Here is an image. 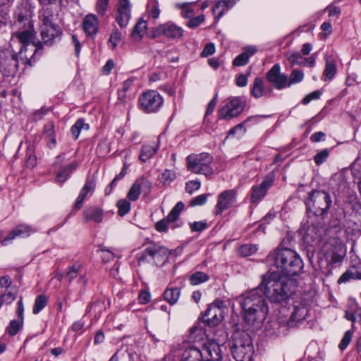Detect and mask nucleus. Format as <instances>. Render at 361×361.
Listing matches in <instances>:
<instances>
[{
  "instance_id": "obj_25",
  "label": "nucleus",
  "mask_w": 361,
  "mask_h": 361,
  "mask_svg": "<svg viewBox=\"0 0 361 361\" xmlns=\"http://www.w3.org/2000/svg\"><path fill=\"white\" fill-rule=\"evenodd\" d=\"M257 51L255 46H247L243 48V52L238 55L233 61V65L235 66H243L246 65L251 56Z\"/></svg>"
},
{
  "instance_id": "obj_60",
  "label": "nucleus",
  "mask_w": 361,
  "mask_h": 361,
  "mask_svg": "<svg viewBox=\"0 0 361 361\" xmlns=\"http://www.w3.org/2000/svg\"><path fill=\"white\" fill-rule=\"evenodd\" d=\"M256 245H242L240 249V253L243 256H250L257 251Z\"/></svg>"
},
{
  "instance_id": "obj_59",
  "label": "nucleus",
  "mask_w": 361,
  "mask_h": 361,
  "mask_svg": "<svg viewBox=\"0 0 361 361\" xmlns=\"http://www.w3.org/2000/svg\"><path fill=\"white\" fill-rule=\"evenodd\" d=\"M329 152L327 149H324L318 152L314 158V162L317 165L323 164L329 157Z\"/></svg>"
},
{
  "instance_id": "obj_45",
  "label": "nucleus",
  "mask_w": 361,
  "mask_h": 361,
  "mask_svg": "<svg viewBox=\"0 0 361 361\" xmlns=\"http://www.w3.org/2000/svg\"><path fill=\"white\" fill-rule=\"evenodd\" d=\"M204 332L202 329L193 326L190 329L188 341L192 343H197L203 339Z\"/></svg>"
},
{
  "instance_id": "obj_1",
  "label": "nucleus",
  "mask_w": 361,
  "mask_h": 361,
  "mask_svg": "<svg viewBox=\"0 0 361 361\" xmlns=\"http://www.w3.org/2000/svg\"><path fill=\"white\" fill-rule=\"evenodd\" d=\"M323 230L311 226L304 235V241L308 245L318 246L321 253L329 264H339L345 255V250L342 242L336 237L329 238L322 243Z\"/></svg>"
},
{
  "instance_id": "obj_34",
  "label": "nucleus",
  "mask_w": 361,
  "mask_h": 361,
  "mask_svg": "<svg viewBox=\"0 0 361 361\" xmlns=\"http://www.w3.org/2000/svg\"><path fill=\"white\" fill-rule=\"evenodd\" d=\"M158 147V145L154 143L142 145L140 155V160L143 163L146 162L156 154Z\"/></svg>"
},
{
  "instance_id": "obj_62",
  "label": "nucleus",
  "mask_w": 361,
  "mask_h": 361,
  "mask_svg": "<svg viewBox=\"0 0 361 361\" xmlns=\"http://www.w3.org/2000/svg\"><path fill=\"white\" fill-rule=\"evenodd\" d=\"M82 28L88 36L94 35L98 30L97 24H82Z\"/></svg>"
},
{
  "instance_id": "obj_10",
  "label": "nucleus",
  "mask_w": 361,
  "mask_h": 361,
  "mask_svg": "<svg viewBox=\"0 0 361 361\" xmlns=\"http://www.w3.org/2000/svg\"><path fill=\"white\" fill-rule=\"evenodd\" d=\"M224 302L221 300H216L209 305L202 315V321L207 326H216L219 324L223 319Z\"/></svg>"
},
{
  "instance_id": "obj_36",
  "label": "nucleus",
  "mask_w": 361,
  "mask_h": 361,
  "mask_svg": "<svg viewBox=\"0 0 361 361\" xmlns=\"http://www.w3.org/2000/svg\"><path fill=\"white\" fill-rule=\"evenodd\" d=\"M361 310L355 300H350L348 302V309L345 312V317L353 322H356V316L358 310Z\"/></svg>"
},
{
  "instance_id": "obj_44",
  "label": "nucleus",
  "mask_w": 361,
  "mask_h": 361,
  "mask_svg": "<svg viewBox=\"0 0 361 361\" xmlns=\"http://www.w3.org/2000/svg\"><path fill=\"white\" fill-rule=\"evenodd\" d=\"M89 125L85 123L84 120L79 119L71 127V132L75 139H78L82 129L87 130Z\"/></svg>"
},
{
  "instance_id": "obj_26",
  "label": "nucleus",
  "mask_w": 361,
  "mask_h": 361,
  "mask_svg": "<svg viewBox=\"0 0 361 361\" xmlns=\"http://www.w3.org/2000/svg\"><path fill=\"white\" fill-rule=\"evenodd\" d=\"M237 0H219L212 8V12L215 19L219 20L224 12L232 8Z\"/></svg>"
},
{
  "instance_id": "obj_15",
  "label": "nucleus",
  "mask_w": 361,
  "mask_h": 361,
  "mask_svg": "<svg viewBox=\"0 0 361 361\" xmlns=\"http://www.w3.org/2000/svg\"><path fill=\"white\" fill-rule=\"evenodd\" d=\"M237 192L234 189L223 191L218 197L214 209L216 215L221 214L224 210L231 208L236 201Z\"/></svg>"
},
{
  "instance_id": "obj_57",
  "label": "nucleus",
  "mask_w": 361,
  "mask_h": 361,
  "mask_svg": "<svg viewBox=\"0 0 361 361\" xmlns=\"http://www.w3.org/2000/svg\"><path fill=\"white\" fill-rule=\"evenodd\" d=\"M201 183L200 180H190L185 184V190L187 192L192 195L194 192L198 190L200 188Z\"/></svg>"
},
{
  "instance_id": "obj_51",
  "label": "nucleus",
  "mask_w": 361,
  "mask_h": 361,
  "mask_svg": "<svg viewBox=\"0 0 361 361\" xmlns=\"http://www.w3.org/2000/svg\"><path fill=\"white\" fill-rule=\"evenodd\" d=\"M137 183H138V185L145 195H147L151 192L152 188V183L149 180L145 178H140L137 180H136Z\"/></svg>"
},
{
  "instance_id": "obj_48",
  "label": "nucleus",
  "mask_w": 361,
  "mask_h": 361,
  "mask_svg": "<svg viewBox=\"0 0 361 361\" xmlns=\"http://www.w3.org/2000/svg\"><path fill=\"white\" fill-rule=\"evenodd\" d=\"M176 178V174L173 171L165 170L161 176V181L164 185H169Z\"/></svg>"
},
{
  "instance_id": "obj_49",
  "label": "nucleus",
  "mask_w": 361,
  "mask_h": 361,
  "mask_svg": "<svg viewBox=\"0 0 361 361\" xmlns=\"http://www.w3.org/2000/svg\"><path fill=\"white\" fill-rule=\"evenodd\" d=\"M141 192L138 183L135 181L128 192V198L131 201H135L139 198Z\"/></svg>"
},
{
  "instance_id": "obj_19",
  "label": "nucleus",
  "mask_w": 361,
  "mask_h": 361,
  "mask_svg": "<svg viewBox=\"0 0 361 361\" xmlns=\"http://www.w3.org/2000/svg\"><path fill=\"white\" fill-rule=\"evenodd\" d=\"M14 16L18 23H32L33 7L28 0H22L14 12Z\"/></svg>"
},
{
  "instance_id": "obj_2",
  "label": "nucleus",
  "mask_w": 361,
  "mask_h": 361,
  "mask_svg": "<svg viewBox=\"0 0 361 361\" xmlns=\"http://www.w3.org/2000/svg\"><path fill=\"white\" fill-rule=\"evenodd\" d=\"M267 263L276 269L275 273L281 276H298L302 272L304 264L300 255L293 250L277 247L269 254Z\"/></svg>"
},
{
  "instance_id": "obj_58",
  "label": "nucleus",
  "mask_w": 361,
  "mask_h": 361,
  "mask_svg": "<svg viewBox=\"0 0 361 361\" xmlns=\"http://www.w3.org/2000/svg\"><path fill=\"white\" fill-rule=\"evenodd\" d=\"M121 40V34L118 31L116 30L114 31L110 36V38L109 39V47L114 49L117 44L119 43V42Z\"/></svg>"
},
{
  "instance_id": "obj_30",
  "label": "nucleus",
  "mask_w": 361,
  "mask_h": 361,
  "mask_svg": "<svg viewBox=\"0 0 361 361\" xmlns=\"http://www.w3.org/2000/svg\"><path fill=\"white\" fill-rule=\"evenodd\" d=\"M78 164L72 162L65 166L61 167L56 173V182L62 184L70 176V174L77 168Z\"/></svg>"
},
{
  "instance_id": "obj_42",
  "label": "nucleus",
  "mask_w": 361,
  "mask_h": 361,
  "mask_svg": "<svg viewBox=\"0 0 361 361\" xmlns=\"http://www.w3.org/2000/svg\"><path fill=\"white\" fill-rule=\"evenodd\" d=\"M47 304V298L44 295H38L35 300L32 308L33 314H38L42 311Z\"/></svg>"
},
{
  "instance_id": "obj_32",
  "label": "nucleus",
  "mask_w": 361,
  "mask_h": 361,
  "mask_svg": "<svg viewBox=\"0 0 361 361\" xmlns=\"http://www.w3.org/2000/svg\"><path fill=\"white\" fill-rule=\"evenodd\" d=\"M152 34L148 32L147 24H135L131 33V38L137 42L146 35L152 37Z\"/></svg>"
},
{
  "instance_id": "obj_54",
  "label": "nucleus",
  "mask_w": 361,
  "mask_h": 361,
  "mask_svg": "<svg viewBox=\"0 0 361 361\" xmlns=\"http://www.w3.org/2000/svg\"><path fill=\"white\" fill-rule=\"evenodd\" d=\"M117 207L118 208V214L120 216L126 215L130 209V203L126 200H121L117 202Z\"/></svg>"
},
{
  "instance_id": "obj_40",
  "label": "nucleus",
  "mask_w": 361,
  "mask_h": 361,
  "mask_svg": "<svg viewBox=\"0 0 361 361\" xmlns=\"http://www.w3.org/2000/svg\"><path fill=\"white\" fill-rule=\"evenodd\" d=\"M81 265L79 264H73L68 270L66 273V278L69 282H71L73 279H75L78 275L80 276V279L85 283V280L84 279L83 276L81 274Z\"/></svg>"
},
{
  "instance_id": "obj_63",
  "label": "nucleus",
  "mask_w": 361,
  "mask_h": 361,
  "mask_svg": "<svg viewBox=\"0 0 361 361\" xmlns=\"http://www.w3.org/2000/svg\"><path fill=\"white\" fill-rule=\"evenodd\" d=\"M207 194L200 195L191 200L190 205L192 207L203 205L207 202Z\"/></svg>"
},
{
  "instance_id": "obj_7",
  "label": "nucleus",
  "mask_w": 361,
  "mask_h": 361,
  "mask_svg": "<svg viewBox=\"0 0 361 361\" xmlns=\"http://www.w3.org/2000/svg\"><path fill=\"white\" fill-rule=\"evenodd\" d=\"M308 210L316 215L326 213L331 205L330 195L324 190H313L305 202Z\"/></svg>"
},
{
  "instance_id": "obj_12",
  "label": "nucleus",
  "mask_w": 361,
  "mask_h": 361,
  "mask_svg": "<svg viewBox=\"0 0 361 361\" xmlns=\"http://www.w3.org/2000/svg\"><path fill=\"white\" fill-rule=\"evenodd\" d=\"M35 36V31L31 26H30L28 30L17 32L13 35V39L16 38L22 44V47L19 51V54L21 58L25 57L27 59V56H23V52L27 51V47L31 46V51H33V54L30 56V59L38 51Z\"/></svg>"
},
{
  "instance_id": "obj_37",
  "label": "nucleus",
  "mask_w": 361,
  "mask_h": 361,
  "mask_svg": "<svg viewBox=\"0 0 361 361\" xmlns=\"http://www.w3.org/2000/svg\"><path fill=\"white\" fill-rule=\"evenodd\" d=\"M147 13L149 20H154L157 19L160 14L158 0H148L147 6Z\"/></svg>"
},
{
  "instance_id": "obj_28",
  "label": "nucleus",
  "mask_w": 361,
  "mask_h": 361,
  "mask_svg": "<svg viewBox=\"0 0 361 361\" xmlns=\"http://www.w3.org/2000/svg\"><path fill=\"white\" fill-rule=\"evenodd\" d=\"M308 314L307 308L302 304L294 306V310L292 312L288 321L289 326H293L295 322H300L305 319Z\"/></svg>"
},
{
  "instance_id": "obj_50",
  "label": "nucleus",
  "mask_w": 361,
  "mask_h": 361,
  "mask_svg": "<svg viewBox=\"0 0 361 361\" xmlns=\"http://www.w3.org/2000/svg\"><path fill=\"white\" fill-rule=\"evenodd\" d=\"M256 117H248L244 122L240 123L231 128L229 132L228 136L233 135L236 134L238 132H240V135H243L246 132V128H245V123H247L249 121H251L253 118H255Z\"/></svg>"
},
{
  "instance_id": "obj_24",
  "label": "nucleus",
  "mask_w": 361,
  "mask_h": 361,
  "mask_svg": "<svg viewBox=\"0 0 361 361\" xmlns=\"http://www.w3.org/2000/svg\"><path fill=\"white\" fill-rule=\"evenodd\" d=\"M32 231V227L29 225L26 224H20L18 225L14 229H13L8 236L5 238L1 243L3 245L6 246L8 245V243L16 237H22L25 238L28 237L30 235Z\"/></svg>"
},
{
  "instance_id": "obj_4",
  "label": "nucleus",
  "mask_w": 361,
  "mask_h": 361,
  "mask_svg": "<svg viewBox=\"0 0 361 361\" xmlns=\"http://www.w3.org/2000/svg\"><path fill=\"white\" fill-rule=\"evenodd\" d=\"M293 286L294 282L290 279L272 271L269 272L268 277L264 276L259 288L270 302L281 303L294 293Z\"/></svg>"
},
{
  "instance_id": "obj_64",
  "label": "nucleus",
  "mask_w": 361,
  "mask_h": 361,
  "mask_svg": "<svg viewBox=\"0 0 361 361\" xmlns=\"http://www.w3.org/2000/svg\"><path fill=\"white\" fill-rule=\"evenodd\" d=\"M100 256L104 263L109 262L114 259V254L108 249H101Z\"/></svg>"
},
{
  "instance_id": "obj_41",
  "label": "nucleus",
  "mask_w": 361,
  "mask_h": 361,
  "mask_svg": "<svg viewBox=\"0 0 361 361\" xmlns=\"http://www.w3.org/2000/svg\"><path fill=\"white\" fill-rule=\"evenodd\" d=\"M23 324V320L22 319L11 320L6 328V332L11 336L16 335L22 328Z\"/></svg>"
},
{
  "instance_id": "obj_9",
  "label": "nucleus",
  "mask_w": 361,
  "mask_h": 361,
  "mask_svg": "<svg viewBox=\"0 0 361 361\" xmlns=\"http://www.w3.org/2000/svg\"><path fill=\"white\" fill-rule=\"evenodd\" d=\"M170 353L176 361H202L201 350L193 345L182 346L180 344L173 345Z\"/></svg>"
},
{
  "instance_id": "obj_46",
  "label": "nucleus",
  "mask_w": 361,
  "mask_h": 361,
  "mask_svg": "<svg viewBox=\"0 0 361 361\" xmlns=\"http://www.w3.org/2000/svg\"><path fill=\"white\" fill-rule=\"evenodd\" d=\"M16 298V293L12 291L11 290H6L4 293H3L0 295V307H1L4 304L8 305L15 300Z\"/></svg>"
},
{
  "instance_id": "obj_53",
  "label": "nucleus",
  "mask_w": 361,
  "mask_h": 361,
  "mask_svg": "<svg viewBox=\"0 0 361 361\" xmlns=\"http://www.w3.org/2000/svg\"><path fill=\"white\" fill-rule=\"evenodd\" d=\"M287 59L292 66L296 64L304 66L305 59L298 52H295L290 54L287 57Z\"/></svg>"
},
{
  "instance_id": "obj_16",
  "label": "nucleus",
  "mask_w": 361,
  "mask_h": 361,
  "mask_svg": "<svg viewBox=\"0 0 361 361\" xmlns=\"http://www.w3.org/2000/svg\"><path fill=\"white\" fill-rule=\"evenodd\" d=\"M176 7L181 11V15L186 19H190V23H203L205 20L203 14H198L195 16L196 11L199 8L195 2L179 3Z\"/></svg>"
},
{
  "instance_id": "obj_3",
  "label": "nucleus",
  "mask_w": 361,
  "mask_h": 361,
  "mask_svg": "<svg viewBox=\"0 0 361 361\" xmlns=\"http://www.w3.org/2000/svg\"><path fill=\"white\" fill-rule=\"evenodd\" d=\"M261 292L258 286L237 298L241 306L244 319L248 324L262 322L268 314V305Z\"/></svg>"
},
{
  "instance_id": "obj_23",
  "label": "nucleus",
  "mask_w": 361,
  "mask_h": 361,
  "mask_svg": "<svg viewBox=\"0 0 361 361\" xmlns=\"http://www.w3.org/2000/svg\"><path fill=\"white\" fill-rule=\"evenodd\" d=\"M118 23H128L131 18V7L129 0H119L116 9Z\"/></svg>"
},
{
  "instance_id": "obj_47",
  "label": "nucleus",
  "mask_w": 361,
  "mask_h": 361,
  "mask_svg": "<svg viewBox=\"0 0 361 361\" xmlns=\"http://www.w3.org/2000/svg\"><path fill=\"white\" fill-rule=\"evenodd\" d=\"M304 78V73L302 71L295 69L290 73L286 86L290 87L293 84L300 82Z\"/></svg>"
},
{
  "instance_id": "obj_18",
  "label": "nucleus",
  "mask_w": 361,
  "mask_h": 361,
  "mask_svg": "<svg viewBox=\"0 0 361 361\" xmlns=\"http://www.w3.org/2000/svg\"><path fill=\"white\" fill-rule=\"evenodd\" d=\"M202 361H221V350L216 342L212 341L204 343L201 350Z\"/></svg>"
},
{
  "instance_id": "obj_11",
  "label": "nucleus",
  "mask_w": 361,
  "mask_h": 361,
  "mask_svg": "<svg viewBox=\"0 0 361 361\" xmlns=\"http://www.w3.org/2000/svg\"><path fill=\"white\" fill-rule=\"evenodd\" d=\"M141 109L145 113L157 111L163 104L161 96L154 90L143 92L139 97Z\"/></svg>"
},
{
  "instance_id": "obj_52",
  "label": "nucleus",
  "mask_w": 361,
  "mask_h": 361,
  "mask_svg": "<svg viewBox=\"0 0 361 361\" xmlns=\"http://www.w3.org/2000/svg\"><path fill=\"white\" fill-rule=\"evenodd\" d=\"M109 3V0H97L95 9L99 15L103 16L106 13Z\"/></svg>"
},
{
  "instance_id": "obj_14",
  "label": "nucleus",
  "mask_w": 361,
  "mask_h": 361,
  "mask_svg": "<svg viewBox=\"0 0 361 361\" xmlns=\"http://www.w3.org/2000/svg\"><path fill=\"white\" fill-rule=\"evenodd\" d=\"M245 107V103L239 97H232L219 110V118L230 120L240 115Z\"/></svg>"
},
{
  "instance_id": "obj_21",
  "label": "nucleus",
  "mask_w": 361,
  "mask_h": 361,
  "mask_svg": "<svg viewBox=\"0 0 361 361\" xmlns=\"http://www.w3.org/2000/svg\"><path fill=\"white\" fill-rule=\"evenodd\" d=\"M40 32L44 42L51 43L54 39L61 35L62 31L58 24H42Z\"/></svg>"
},
{
  "instance_id": "obj_61",
  "label": "nucleus",
  "mask_w": 361,
  "mask_h": 361,
  "mask_svg": "<svg viewBox=\"0 0 361 361\" xmlns=\"http://www.w3.org/2000/svg\"><path fill=\"white\" fill-rule=\"evenodd\" d=\"M352 336H353V333L350 331H347L345 333V334L339 344V348L341 350H345L347 348V346L349 345V343H350V341L352 340Z\"/></svg>"
},
{
  "instance_id": "obj_39",
  "label": "nucleus",
  "mask_w": 361,
  "mask_h": 361,
  "mask_svg": "<svg viewBox=\"0 0 361 361\" xmlns=\"http://www.w3.org/2000/svg\"><path fill=\"white\" fill-rule=\"evenodd\" d=\"M264 94V81L261 78H256L251 89V94L255 98H259Z\"/></svg>"
},
{
  "instance_id": "obj_31",
  "label": "nucleus",
  "mask_w": 361,
  "mask_h": 361,
  "mask_svg": "<svg viewBox=\"0 0 361 361\" xmlns=\"http://www.w3.org/2000/svg\"><path fill=\"white\" fill-rule=\"evenodd\" d=\"M360 267H353L345 271L338 280V283H346L350 279H361Z\"/></svg>"
},
{
  "instance_id": "obj_29",
  "label": "nucleus",
  "mask_w": 361,
  "mask_h": 361,
  "mask_svg": "<svg viewBox=\"0 0 361 361\" xmlns=\"http://www.w3.org/2000/svg\"><path fill=\"white\" fill-rule=\"evenodd\" d=\"M84 216L86 221L101 223L103 220V210L97 207H90L85 209Z\"/></svg>"
},
{
  "instance_id": "obj_43",
  "label": "nucleus",
  "mask_w": 361,
  "mask_h": 361,
  "mask_svg": "<svg viewBox=\"0 0 361 361\" xmlns=\"http://www.w3.org/2000/svg\"><path fill=\"white\" fill-rule=\"evenodd\" d=\"M209 276L202 271H197L190 277V281L192 285H198L209 280Z\"/></svg>"
},
{
  "instance_id": "obj_33",
  "label": "nucleus",
  "mask_w": 361,
  "mask_h": 361,
  "mask_svg": "<svg viewBox=\"0 0 361 361\" xmlns=\"http://www.w3.org/2000/svg\"><path fill=\"white\" fill-rule=\"evenodd\" d=\"M337 72L335 61L333 59L326 57L325 59V68L323 73L324 80H331Z\"/></svg>"
},
{
  "instance_id": "obj_5",
  "label": "nucleus",
  "mask_w": 361,
  "mask_h": 361,
  "mask_svg": "<svg viewBox=\"0 0 361 361\" xmlns=\"http://www.w3.org/2000/svg\"><path fill=\"white\" fill-rule=\"evenodd\" d=\"M231 352L236 361H251L254 348L250 336L245 332L235 333L233 336Z\"/></svg>"
},
{
  "instance_id": "obj_35",
  "label": "nucleus",
  "mask_w": 361,
  "mask_h": 361,
  "mask_svg": "<svg viewBox=\"0 0 361 361\" xmlns=\"http://www.w3.org/2000/svg\"><path fill=\"white\" fill-rule=\"evenodd\" d=\"M44 133L47 139V145L52 148L56 143L54 122H48L44 127Z\"/></svg>"
},
{
  "instance_id": "obj_6",
  "label": "nucleus",
  "mask_w": 361,
  "mask_h": 361,
  "mask_svg": "<svg viewBox=\"0 0 361 361\" xmlns=\"http://www.w3.org/2000/svg\"><path fill=\"white\" fill-rule=\"evenodd\" d=\"M186 161L188 170L192 173L202 174L205 176H210L214 173L211 166L213 157L208 153L188 155Z\"/></svg>"
},
{
  "instance_id": "obj_27",
  "label": "nucleus",
  "mask_w": 361,
  "mask_h": 361,
  "mask_svg": "<svg viewBox=\"0 0 361 361\" xmlns=\"http://www.w3.org/2000/svg\"><path fill=\"white\" fill-rule=\"evenodd\" d=\"M95 188V183L93 180L87 179L85 184L83 188L81 189L79 195L78 196L75 203V209H80L83 204V202L88 195L89 192L92 193Z\"/></svg>"
},
{
  "instance_id": "obj_56",
  "label": "nucleus",
  "mask_w": 361,
  "mask_h": 361,
  "mask_svg": "<svg viewBox=\"0 0 361 361\" xmlns=\"http://www.w3.org/2000/svg\"><path fill=\"white\" fill-rule=\"evenodd\" d=\"M133 82L134 80L133 78L128 79L123 82L122 89L118 91V95L120 99H123L125 98L126 92L132 86Z\"/></svg>"
},
{
  "instance_id": "obj_22",
  "label": "nucleus",
  "mask_w": 361,
  "mask_h": 361,
  "mask_svg": "<svg viewBox=\"0 0 361 361\" xmlns=\"http://www.w3.org/2000/svg\"><path fill=\"white\" fill-rule=\"evenodd\" d=\"M161 33L168 37H179L183 34V30L175 24H160L151 36L156 37Z\"/></svg>"
},
{
  "instance_id": "obj_20",
  "label": "nucleus",
  "mask_w": 361,
  "mask_h": 361,
  "mask_svg": "<svg viewBox=\"0 0 361 361\" xmlns=\"http://www.w3.org/2000/svg\"><path fill=\"white\" fill-rule=\"evenodd\" d=\"M272 177L267 176L259 185H255L252 188L251 200L252 202L261 200L267 194L269 188L273 185Z\"/></svg>"
},
{
  "instance_id": "obj_8",
  "label": "nucleus",
  "mask_w": 361,
  "mask_h": 361,
  "mask_svg": "<svg viewBox=\"0 0 361 361\" xmlns=\"http://www.w3.org/2000/svg\"><path fill=\"white\" fill-rule=\"evenodd\" d=\"M169 255L170 252L167 248L158 244L151 243L137 256V260L140 264L150 257L157 265L163 264L168 260Z\"/></svg>"
},
{
  "instance_id": "obj_17",
  "label": "nucleus",
  "mask_w": 361,
  "mask_h": 361,
  "mask_svg": "<svg viewBox=\"0 0 361 361\" xmlns=\"http://www.w3.org/2000/svg\"><path fill=\"white\" fill-rule=\"evenodd\" d=\"M267 80L278 90L286 87L288 77L281 73V66L279 63L275 64L267 73Z\"/></svg>"
},
{
  "instance_id": "obj_55",
  "label": "nucleus",
  "mask_w": 361,
  "mask_h": 361,
  "mask_svg": "<svg viewBox=\"0 0 361 361\" xmlns=\"http://www.w3.org/2000/svg\"><path fill=\"white\" fill-rule=\"evenodd\" d=\"M39 18L42 23H52L54 20V14L48 8H43L40 11Z\"/></svg>"
},
{
  "instance_id": "obj_13",
  "label": "nucleus",
  "mask_w": 361,
  "mask_h": 361,
  "mask_svg": "<svg viewBox=\"0 0 361 361\" xmlns=\"http://www.w3.org/2000/svg\"><path fill=\"white\" fill-rule=\"evenodd\" d=\"M183 209L184 204L182 202H178L169 212L166 218L159 221L156 224V230L159 232H166L170 225H171L172 229L179 227L180 224H178L177 221Z\"/></svg>"
},
{
  "instance_id": "obj_38",
  "label": "nucleus",
  "mask_w": 361,
  "mask_h": 361,
  "mask_svg": "<svg viewBox=\"0 0 361 361\" xmlns=\"http://www.w3.org/2000/svg\"><path fill=\"white\" fill-rule=\"evenodd\" d=\"M180 295V290L178 288H167L164 293V299L171 305L177 302Z\"/></svg>"
}]
</instances>
